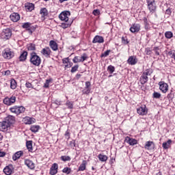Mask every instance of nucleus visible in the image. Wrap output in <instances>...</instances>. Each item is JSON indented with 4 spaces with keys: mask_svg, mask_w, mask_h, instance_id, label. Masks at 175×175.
Wrapping results in <instances>:
<instances>
[{
    "mask_svg": "<svg viewBox=\"0 0 175 175\" xmlns=\"http://www.w3.org/2000/svg\"><path fill=\"white\" fill-rule=\"evenodd\" d=\"M172 139H168L167 142H163L162 147L164 150H169L172 146Z\"/></svg>",
    "mask_w": 175,
    "mask_h": 175,
    "instance_id": "28",
    "label": "nucleus"
},
{
    "mask_svg": "<svg viewBox=\"0 0 175 175\" xmlns=\"http://www.w3.org/2000/svg\"><path fill=\"white\" fill-rule=\"evenodd\" d=\"M26 147L30 152L33 151V148H32V141H27L26 142Z\"/></svg>",
    "mask_w": 175,
    "mask_h": 175,
    "instance_id": "32",
    "label": "nucleus"
},
{
    "mask_svg": "<svg viewBox=\"0 0 175 175\" xmlns=\"http://www.w3.org/2000/svg\"><path fill=\"white\" fill-rule=\"evenodd\" d=\"M10 88L12 90H16V88H17V82L13 79L10 81Z\"/></svg>",
    "mask_w": 175,
    "mask_h": 175,
    "instance_id": "37",
    "label": "nucleus"
},
{
    "mask_svg": "<svg viewBox=\"0 0 175 175\" xmlns=\"http://www.w3.org/2000/svg\"><path fill=\"white\" fill-rule=\"evenodd\" d=\"M125 143H128L130 146H135V144H137V140L133 138H131L129 137H126L124 139Z\"/></svg>",
    "mask_w": 175,
    "mask_h": 175,
    "instance_id": "18",
    "label": "nucleus"
},
{
    "mask_svg": "<svg viewBox=\"0 0 175 175\" xmlns=\"http://www.w3.org/2000/svg\"><path fill=\"white\" fill-rule=\"evenodd\" d=\"M137 113L139 116H146L147 113H148V109L146 105H142L137 109Z\"/></svg>",
    "mask_w": 175,
    "mask_h": 175,
    "instance_id": "7",
    "label": "nucleus"
},
{
    "mask_svg": "<svg viewBox=\"0 0 175 175\" xmlns=\"http://www.w3.org/2000/svg\"><path fill=\"white\" fill-rule=\"evenodd\" d=\"M2 139H3V136L0 134V142H2Z\"/></svg>",
    "mask_w": 175,
    "mask_h": 175,
    "instance_id": "63",
    "label": "nucleus"
},
{
    "mask_svg": "<svg viewBox=\"0 0 175 175\" xmlns=\"http://www.w3.org/2000/svg\"><path fill=\"white\" fill-rule=\"evenodd\" d=\"M32 25L30 23H25L23 24L22 27L28 31L29 33H32Z\"/></svg>",
    "mask_w": 175,
    "mask_h": 175,
    "instance_id": "25",
    "label": "nucleus"
},
{
    "mask_svg": "<svg viewBox=\"0 0 175 175\" xmlns=\"http://www.w3.org/2000/svg\"><path fill=\"white\" fill-rule=\"evenodd\" d=\"M73 66V63L69 62L66 65H65V68H72Z\"/></svg>",
    "mask_w": 175,
    "mask_h": 175,
    "instance_id": "57",
    "label": "nucleus"
},
{
    "mask_svg": "<svg viewBox=\"0 0 175 175\" xmlns=\"http://www.w3.org/2000/svg\"><path fill=\"white\" fill-rule=\"evenodd\" d=\"M30 62L32 65H34V66H39L42 62V59L36 53H31L30 55Z\"/></svg>",
    "mask_w": 175,
    "mask_h": 175,
    "instance_id": "1",
    "label": "nucleus"
},
{
    "mask_svg": "<svg viewBox=\"0 0 175 175\" xmlns=\"http://www.w3.org/2000/svg\"><path fill=\"white\" fill-rule=\"evenodd\" d=\"M1 38L3 40H8L12 38V30L10 29H5L1 33Z\"/></svg>",
    "mask_w": 175,
    "mask_h": 175,
    "instance_id": "5",
    "label": "nucleus"
},
{
    "mask_svg": "<svg viewBox=\"0 0 175 175\" xmlns=\"http://www.w3.org/2000/svg\"><path fill=\"white\" fill-rule=\"evenodd\" d=\"M157 175H162V173L161 172H158Z\"/></svg>",
    "mask_w": 175,
    "mask_h": 175,
    "instance_id": "64",
    "label": "nucleus"
},
{
    "mask_svg": "<svg viewBox=\"0 0 175 175\" xmlns=\"http://www.w3.org/2000/svg\"><path fill=\"white\" fill-rule=\"evenodd\" d=\"M98 158L100 162H106L108 159V157L105 154H98Z\"/></svg>",
    "mask_w": 175,
    "mask_h": 175,
    "instance_id": "36",
    "label": "nucleus"
},
{
    "mask_svg": "<svg viewBox=\"0 0 175 175\" xmlns=\"http://www.w3.org/2000/svg\"><path fill=\"white\" fill-rule=\"evenodd\" d=\"M25 87L27 88H33V86L32 85V83H31L29 82H26Z\"/></svg>",
    "mask_w": 175,
    "mask_h": 175,
    "instance_id": "52",
    "label": "nucleus"
},
{
    "mask_svg": "<svg viewBox=\"0 0 175 175\" xmlns=\"http://www.w3.org/2000/svg\"><path fill=\"white\" fill-rule=\"evenodd\" d=\"M6 155V153L3 151L0 150V157H5Z\"/></svg>",
    "mask_w": 175,
    "mask_h": 175,
    "instance_id": "58",
    "label": "nucleus"
},
{
    "mask_svg": "<svg viewBox=\"0 0 175 175\" xmlns=\"http://www.w3.org/2000/svg\"><path fill=\"white\" fill-rule=\"evenodd\" d=\"M159 90L163 94H166L169 91V85L165 83V81L159 82Z\"/></svg>",
    "mask_w": 175,
    "mask_h": 175,
    "instance_id": "8",
    "label": "nucleus"
},
{
    "mask_svg": "<svg viewBox=\"0 0 175 175\" xmlns=\"http://www.w3.org/2000/svg\"><path fill=\"white\" fill-rule=\"evenodd\" d=\"M10 75V70H8L4 72V76H9Z\"/></svg>",
    "mask_w": 175,
    "mask_h": 175,
    "instance_id": "59",
    "label": "nucleus"
},
{
    "mask_svg": "<svg viewBox=\"0 0 175 175\" xmlns=\"http://www.w3.org/2000/svg\"><path fill=\"white\" fill-rule=\"evenodd\" d=\"M70 144L71 147H75L76 146V144H75V142H70Z\"/></svg>",
    "mask_w": 175,
    "mask_h": 175,
    "instance_id": "61",
    "label": "nucleus"
},
{
    "mask_svg": "<svg viewBox=\"0 0 175 175\" xmlns=\"http://www.w3.org/2000/svg\"><path fill=\"white\" fill-rule=\"evenodd\" d=\"M107 70L111 75L114 73V70H116V68L113 66L110 65L107 67Z\"/></svg>",
    "mask_w": 175,
    "mask_h": 175,
    "instance_id": "40",
    "label": "nucleus"
},
{
    "mask_svg": "<svg viewBox=\"0 0 175 175\" xmlns=\"http://www.w3.org/2000/svg\"><path fill=\"white\" fill-rule=\"evenodd\" d=\"M145 29H150V25L147 23V18L144 19Z\"/></svg>",
    "mask_w": 175,
    "mask_h": 175,
    "instance_id": "53",
    "label": "nucleus"
},
{
    "mask_svg": "<svg viewBox=\"0 0 175 175\" xmlns=\"http://www.w3.org/2000/svg\"><path fill=\"white\" fill-rule=\"evenodd\" d=\"M41 53L42 55H44V57H50V55L51 54V49H50L49 47H45L42 49Z\"/></svg>",
    "mask_w": 175,
    "mask_h": 175,
    "instance_id": "24",
    "label": "nucleus"
},
{
    "mask_svg": "<svg viewBox=\"0 0 175 175\" xmlns=\"http://www.w3.org/2000/svg\"><path fill=\"white\" fill-rule=\"evenodd\" d=\"M23 122L26 125H31V124H33L35 122V118L26 116L23 119Z\"/></svg>",
    "mask_w": 175,
    "mask_h": 175,
    "instance_id": "19",
    "label": "nucleus"
},
{
    "mask_svg": "<svg viewBox=\"0 0 175 175\" xmlns=\"http://www.w3.org/2000/svg\"><path fill=\"white\" fill-rule=\"evenodd\" d=\"M153 98H155L156 99H159L161 98V94L157 92H154L153 93Z\"/></svg>",
    "mask_w": 175,
    "mask_h": 175,
    "instance_id": "48",
    "label": "nucleus"
},
{
    "mask_svg": "<svg viewBox=\"0 0 175 175\" xmlns=\"http://www.w3.org/2000/svg\"><path fill=\"white\" fill-rule=\"evenodd\" d=\"M40 14L41 15L42 21H44L46 20V16L49 15V11L46 8H43L40 9Z\"/></svg>",
    "mask_w": 175,
    "mask_h": 175,
    "instance_id": "14",
    "label": "nucleus"
},
{
    "mask_svg": "<svg viewBox=\"0 0 175 175\" xmlns=\"http://www.w3.org/2000/svg\"><path fill=\"white\" fill-rule=\"evenodd\" d=\"M127 64H129V65H136V64H137V58L136 56H130L127 60Z\"/></svg>",
    "mask_w": 175,
    "mask_h": 175,
    "instance_id": "20",
    "label": "nucleus"
},
{
    "mask_svg": "<svg viewBox=\"0 0 175 175\" xmlns=\"http://www.w3.org/2000/svg\"><path fill=\"white\" fill-rule=\"evenodd\" d=\"M21 155H23V151H18L16 152L13 156H12V159L13 161H17Z\"/></svg>",
    "mask_w": 175,
    "mask_h": 175,
    "instance_id": "30",
    "label": "nucleus"
},
{
    "mask_svg": "<svg viewBox=\"0 0 175 175\" xmlns=\"http://www.w3.org/2000/svg\"><path fill=\"white\" fill-rule=\"evenodd\" d=\"M165 36L167 39H172L173 38V33L172 31H166Z\"/></svg>",
    "mask_w": 175,
    "mask_h": 175,
    "instance_id": "39",
    "label": "nucleus"
},
{
    "mask_svg": "<svg viewBox=\"0 0 175 175\" xmlns=\"http://www.w3.org/2000/svg\"><path fill=\"white\" fill-rule=\"evenodd\" d=\"M10 18L13 23H17L20 20V14L17 12H13L10 16Z\"/></svg>",
    "mask_w": 175,
    "mask_h": 175,
    "instance_id": "17",
    "label": "nucleus"
},
{
    "mask_svg": "<svg viewBox=\"0 0 175 175\" xmlns=\"http://www.w3.org/2000/svg\"><path fill=\"white\" fill-rule=\"evenodd\" d=\"M62 172L66 174H70V172H72V170L70 167H66L63 169Z\"/></svg>",
    "mask_w": 175,
    "mask_h": 175,
    "instance_id": "43",
    "label": "nucleus"
},
{
    "mask_svg": "<svg viewBox=\"0 0 175 175\" xmlns=\"http://www.w3.org/2000/svg\"><path fill=\"white\" fill-rule=\"evenodd\" d=\"M87 165V161H83L82 163L80 165L79 167V170L80 172H84L85 170V166Z\"/></svg>",
    "mask_w": 175,
    "mask_h": 175,
    "instance_id": "38",
    "label": "nucleus"
},
{
    "mask_svg": "<svg viewBox=\"0 0 175 175\" xmlns=\"http://www.w3.org/2000/svg\"><path fill=\"white\" fill-rule=\"evenodd\" d=\"M111 51L110 50H107L105 52L103 53L100 55L101 58L107 57L110 54Z\"/></svg>",
    "mask_w": 175,
    "mask_h": 175,
    "instance_id": "45",
    "label": "nucleus"
},
{
    "mask_svg": "<svg viewBox=\"0 0 175 175\" xmlns=\"http://www.w3.org/2000/svg\"><path fill=\"white\" fill-rule=\"evenodd\" d=\"M153 51H154L156 55H159V47L156 46L153 49Z\"/></svg>",
    "mask_w": 175,
    "mask_h": 175,
    "instance_id": "51",
    "label": "nucleus"
},
{
    "mask_svg": "<svg viewBox=\"0 0 175 175\" xmlns=\"http://www.w3.org/2000/svg\"><path fill=\"white\" fill-rule=\"evenodd\" d=\"M3 172L6 175H12L14 173V167H13V165L10 164L4 167Z\"/></svg>",
    "mask_w": 175,
    "mask_h": 175,
    "instance_id": "9",
    "label": "nucleus"
},
{
    "mask_svg": "<svg viewBox=\"0 0 175 175\" xmlns=\"http://www.w3.org/2000/svg\"><path fill=\"white\" fill-rule=\"evenodd\" d=\"M25 9L27 12H32L35 9L33 3H28L25 5Z\"/></svg>",
    "mask_w": 175,
    "mask_h": 175,
    "instance_id": "33",
    "label": "nucleus"
},
{
    "mask_svg": "<svg viewBox=\"0 0 175 175\" xmlns=\"http://www.w3.org/2000/svg\"><path fill=\"white\" fill-rule=\"evenodd\" d=\"M39 129H40V126L39 125H33L30 127V131H31V132H33V133L39 132Z\"/></svg>",
    "mask_w": 175,
    "mask_h": 175,
    "instance_id": "34",
    "label": "nucleus"
},
{
    "mask_svg": "<svg viewBox=\"0 0 175 175\" xmlns=\"http://www.w3.org/2000/svg\"><path fill=\"white\" fill-rule=\"evenodd\" d=\"M63 64H69V57H66L62 59Z\"/></svg>",
    "mask_w": 175,
    "mask_h": 175,
    "instance_id": "55",
    "label": "nucleus"
},
{
    "mask_svg": "<svg viewBox=\"0 0 175 175\" xmlns=\"http://www.w3.org/2000/svg\"><path fill=\"white\" fill-rule=\"evenodd\" d=\"M2 55L5 59H12L14 57V52L12 49L6 48L3 51Z\"/></svg>",
    "mask_w": 175,
    "mask_h": 175,
    "instance_id": "2",
    "label": "nucleus"
},
{
    "mask_svg": "<svg viewBox=\"0 0 175 175\" xmlns=\"http://www.w3.org/2000/svg\"><path fill=\"white\" fill-rule=\"evenodd\" d=\"M100 11H99V10H94L93 11V14L94 16H98V14H100Z\"/></svg>",
    "mask_w": 175,
    "mask_h": 175,
    "instance_id": "56",
    "label": "nucleus"
},
{
    "mask_svg": "<svg viewBox=\"0 0 175 175\" xmlns=\"http://www.w3.org/2000/svg\"><path fill=\"white\" fill-rule=\"evenodd\" d=\"M58 173V164L53 163L50 169L49 174L55 175Z\"/></svg>",
    "mask_w": 175,
    "mask_h": 175,
    "instance_id": "15",
    "label": "nucleus"
},
{
    "mask_svg": "<svg viewBox=\"0 0 175 175\" xmlns=\"http://www.w3.org/2000/svg\"><path fill=\"white\" fill-rule=\"evenodd\" d=\"M7 124H8V125H10V126H11V125L12 124H14V122L16 121V118H14V116H8L5 118V120H4Z\"/></svg>",
    "mask_w": 175,
    "mask_h": 175,
    "instance_id": "16",
    "label": "nucleus"
},
{
    "mask_svg": "<svg viewBox=\"0 0 175 175\" xmlns=\"http://www.w3.org/2000/svg\"><path fill=\"white\" fill-rule=\"evenodd\" d=\"M27 49L29 51H33L36 48H35V44H29L27 45Z\"/></svg>",
    "mask_w": 175,
    "mask_h": 175,
    "instance_id": "44",
    "label": "nucleus"
},
{
    "mask_svg": "<svg viewBox=\"0 0 175 175\" xmlns=\"http://www.w3.org/2000/svg\"><path fill=\"white\" fill-rule=\"evenodd\" d=\"M15 103H16V96H11L10 98L5 97L3 99V103L7 106H12V105H13Z\"/></svg>",
    "mask_w": 175,
    "mask_h": 175,
    "instance_id": "11",
    "label": "nucleus"
},
{
    "mask_svg": "<svg viewBox=\"0 0 175 175\" xmlns=\"http://www.w3.org/2000/svg\"><path fill=\"white\" fill-rule=\"evenodd\" d=\"M131 32L135 33V32H139L140 31V25L139 24H134L130 28Z\"/></svg>",
    "mask_w": 175,
    "mask_h": 175,
    "instance_id": "26",
    "label": "nucleus"
},
{
    "mask_svg": "<svg viewBox=\"0 0 175 175\" xmlns=\"http://www.w3.org/2000/svg\"><path fill=\"white\" fill-rule=\"evenodd\" d=\"M69 17H70V12L63 11L59 15V18L61 21H64V23H68L69 21Z\"/></svg>",
    "mask_w": 175,
    "mask_h": 175,
    "instance_id": "6",
    "label": "nucleus"
},
{
    "mask_svg": "<svg viewBox=\"0 0 175 175\" xmlns=\"http://www.w3.org/2000/svg\"><path fill=\"white\" fill-rule=\"evenodd\" d=\"M154 147H155V144H154V142H152V141L146 142L144 146V148L146 150H154Z\"/></svg>",
    "mask_w": 175,
    "mask_h": 175,
    "instance_id": "21",
    "label": "nucleus"
},
{
    "mask_svg": "<svg viewBox=\"0 0 175 175\" xmlns=\"http://www.w3.org/2000/svg\"><path fill=\"white\" fill-rule=\"evenodd\" d=\"M88 58V56H87V53H83L80 57L79 56H75L72 62L74 64H77V62H84Z\"/></svg>",
    "mask_w": 175,
    "mask_h": 175,
    "instance_id": "10",
    "label": "nucleus"
},
{
    "mask_svg": "<svg viewBox=\"0 0 175 175\" xmlns=\"http://www.w3.org/2000/svg\"><path fill=\"white\" fill-rule=\"evenodd\" d=\"M148 9L150 13H154L157 10V3L155 0H146Z\"/></svg>",
    "mask_w": 175,
    "mask_h": 175,
    "instance_id": "4",
    "label": "nucleus"
},
{
    "mask_svg": "<svg viewBox=\"0 0 175 175\" xmlns=\"http://www.w3.org/2000/svg\"><path fill=\"white\" fill-rule=\"evenodd\" d=\"M55 105H57V106H60V105H61V100H56L55 101Z\"/></svg>",
    "mask_w": 175,
    "mask_h": 175,
    "instance_id": "60",
    "label": "nucleus"
},
{
    "mask_svg": "<svg viewBox=\"0 0 175 175\" xmlns=\"http://www.w3.org/2000/svg\"><path fill=\"white\" fill-rule=\"evenodd\" d=\"M85 88L82 91L83 94H85L86 95H88L90 92H91V82L86 81L85 83Z\"/></svg>",
    "mask_w": 175,
    "mask_h": 175,
    "instance_id": "13",
    "label": "nucleus"
},
{
    "mask_svg": "<svg viewBox=\"0 0 175 175\" xmlns=\"http://www.w3.org/2000/svg\"><path fill=\"white\" fill-rule=\"evenodd\" d=\"M145 53L146 55H151L152 51L150 48H146L145 49Z\"/></svg>",
    "mask_w": 175,
    "mask_h": 175,
    "instance_id": "50",
    "label": "nucleus"
},
{
    "mask_svg": "<svg viewBox=\"0 0 175 175\" xmlns=\"http://www.w3.org/2000/svg\"><path fill=\"white\" fill-rule=\"evenodd\" d=\"M11 113H14V114H16L18 116L25 111V107L23 106H14L10 109Z\"/></svg>",
    "mask_w": 175,
    "mask_h": 175,
    "instance_id": "3",
    "label": "nucleus"
},
{
    "mask_svg": "<svg viewBox=\"0 0 175 175\" xmlns=\"http://www.w3.org/2000/svg\"><path fill=\"white\" fill-rule=\"evenodd\" d=\"M60 159L64 162H66V161H70L71 159H70V157L69 156H62L60 157Z\"/></svg>",
    "mask_w": 175,
    "mask_h": 175,
    "instance_id": "42",
    "label": "nucleus"
},
{
    "mask_svg": "<svg viewBox=\"0 0 175 175\" xmlns=\"http://www.w3.org/2000/svg\"><path fill=\"white\" fill-rule=\"evenodd\" d=\"M66 106H67L68 109H73V103L69 100H67L66 103Z\"/></svg>",
    "mask_w": 175,
    "mask_h": 175,
    "instance_id": "46",
    "label": "nucleus"
},
{
    "mask_svg": "<svg viewBox=\"0 0 175 175\" xmlns=\"http://www.w3.org/2000/svg\"><path fill=\"white\" fill-rule=\"evenodd\" d=\"M139 81L142 85L146 84V83L148 81V77H146V75H144V74H142L140 77Z\"/></svg>",
    "mask_w": 175,
    "mask_h": 175,
    "instance_id": "29",
    "label": "nucleus"
},
{
    "mask_svg": "<svg viewBox=\"0 0 175 175\" xmlns=\"http://www.w3.org/2000/svg\"><path fill=\"white\" fill-rule=\"evenodd\" d=\"M49 46L53 51H57V50H58V44L54 40H51L49 42Z\"/></svg>",
    "mask_w": 175,
    "mask_h": 175,
    "instance_id": "27",
    "label": "nucleus"
},
{
    "mask_svg": "<svg viewBox=\"0 0 175 175\" xmlns=\"http://www.w3.org/2000/svg\"><path fill=\"white\" fill-rule=\"evenodd\" d=\"M81 77V75H80V74L76 75V79H77V80H79V79H80Z\"/></svg>",
    "mask_w": 175,
    "mask_h": 175,
    "instance_id": "62",
    "label": "nucleus"
},
{
    "mask_svg": "<svg viewBox=\"0 0 175 175\" xmlns=\"http://www.w3.org/2000/svg\"><path fill=\"white\" fill-rule=\"evenodd\" d=\"M72 25V22L67 21L65 23H62L60 25L61 28H63L64 29H66V28H69Z\"/></svg>",
    "mask_w": 175,
    "mask_h": 175,
    "instance_id": "31",
    "label": "nucleus"
},
{
    "mask_svg": "<svg viewBox=\"0 0 175 175\" xmlns=\"http://www.w3.org/2000/svg\"><path fill=\"white\" fill-rule=\"evenodd\" d=\"M50 85V80L47 79L44 85V87L45 88H49V86Z\"/></svg>",
    "mask_w": 175,
    "mask_h": 175,
    "instance_id": "54",
    "label": "nucleus"
},
{
    "mask_svg": "<svg viewBox=\"0 0 175 175\" xmlns=\"http://www.w3.org/2000/svg\"><path fill=\"white\" fill-rule=\"evenodd\" d=\"M105 42V38H103L101 36H96L93 40L92 43H104Z\"/></svg>",
    "mask_w": 175,
    "mask_h": 175,
    "instance_id": "22",
    "label": "nucleus"
},
{
    "mask_svg": "<svg viewBox=\"0 0 175 175\" xmlns=\"http://www.w3.org/2000/svg\"><path fill=\"white\" fill-rule=\"evenodd\" d=\"M10 126H10L5 120L0 122V131H1V132H8V131L10 129Z\"/></svg>",
    "mask_w": 175,
    "mask_h": 175,
    "instance_id": "12",
    "label": "nucleus"
},
{
    "mask_svg": "<svg viewBox=\"0 0 175 175\" xmlns=\"http://www.w3.org/2000/svg\"><path fill=\"white\" fill-rule=\"evenodd\" d=\"M152 74V70L150 69H147L144 72L143 75L146 76V77H148V76H151V75Z\"/></svg>",
    "mask_w": 175,
    "mask_h": 175,
    "instance_id": "41",
    "label": "nucleus"
},
{
    "mask_svg": "<svg viewBox=\"0 0 175 175\" xmlns=\"http://www.w3.org/2000/svg\"><path fill=\"white\" fill-rule=\"evenodd\" d=\"M122 42L123 43V44H128V43H129V41H128L126 37H122Z\"/></svg>",
    "mask_w": 175,
    "mask_h": 175,
    "instance_id": "49",
    "label": "nucleus"
},
{
    "mask_svg": "<svg viewBox=\"0 0 175 175\" xmlns=\"http://www.w3.org/2000/svg\"><path fill=\"white\" fill-rule=\"evenodd\" d=\"M25 165L29 167V169H31V170L35 169V163L33 161L29 160V159H25Z\"/></svg>",
    "mask_w": 175,
    "mask_h": 175,
    "instance_id": "23",
    "label": "nucleus"
},
{
    "mask_svg": "<svg viewBox=\"0 0 175 175\" xmlns=\"http://www.w3.org/2000/svg\"><path fill=\"white\" fill-rule=\"evenodd\" d=\"M77 69H79V65L74 66L71 68V73H75V72H77Z\"/></svg>",
    "mask_w": 175,
    "mask_h": 175,
    "instance_id": "47",
    "label": "nucleus"
},
{
    "mask_svg": "<svg viewBox=\"0 0 175 175\" xmlns=\"http://www.w3.org/2000/svg\"><path fill=\"white\" fill-rule=\"evenodd\" d=\"M28 55V53L27 51H24L19 57V60L21 62H24L27 59V57Z\"/></svg>",
    "mask_w": 175,
    "mask_h": 175,
    "instance_id": "35",
    "label": "nucleus"
}]
</instances>
